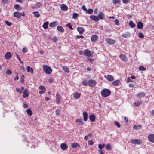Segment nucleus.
Listing matches in <instances>:
<instances>
[{
    "mask_svg": "<svg viewBox=\"0 0 154 154\" xmlns=\"http://www.w3.org/2000/svg\"><path fill=\"white\" fill-rule=\"evenodd\" d=\"M105 17V15L102 12H99L98 15V16L92 15L90 16V18L93 20L94 21L97 22H98L100 19L103 20Z\"/></svg>",
    "mask_w": 154,
    "mask_h": 154,
    "instance_id": "nucleus-1",
    "label": "nucleus"
},
{
    "mask_svg": "<svg viewBox=\"0 0 154 154\" xmlns=\"http://www.w3.org/2000/svg\"><path fill=\"white\" fill-rule=\"evenodd\" d=\"M111 93V91L109 89L104 88L101 92V96L103 97H106L109 96Z\"/></svg>",
    "mask_w": 154,
    "mask_h": 154,
    "instance_id": "nucleus-2",
    "label": "nucleus"
},
{
    "mask_svg": "<svg viewBox=\"0 0 154 154\" xmlns=\"http://www.w3.org/2000/svg\"><path fill=\"white\" fill-rule=\"evenodd\" d=\"M43 70L47 74H50L52 73V69L51 68L47 65L43 66Z\"/></svg>",
    "mask_w": 154,
    "mask_h": 154,
    "instance_id": "nucleus-3",
    "label": "nucleus"
},
{
    "mask_svg": "<svg viewBox=\"0 0 154 154\" xmlns=\"http://www.w3.org/2000/svg\"><path fill=\"white\" fill-rule=\"evenodd\" d=\"M131 142L132 144L135 145H141L142 144V140L140 139H131Z\"/></svg>",
    "mask_w": 154,
    "mask_h": 154,
    "instance_id": "nucleus-4",
    "label": "nucleus"
},
{
    "mask_svg": "<svg viewBox=\"0 0 154 154\" xmlns=\"http://www.w3.org/2000/svg\"><path fill=\"white\" fill-rule=\"evenodd\" d=\"M25 15V13L24 12L20 13L18 12H15L14 13V16L17 18L20 19V18L21 16H24Z\"/></svg>",
    "mask_w": 154,
    "mask_h": 154,
    "instance_id": "nucleus-5",
    "label": "nucleus"
},
{
    "mask_svg": "<svg viewBox=\"0 0 154 154\" xmlns=\"http://www.w3.org/2000/svg\"><path fill=\"white\" fill-rule=\"evenodd\" d=\"M96 82L93 79H90L88 82V85L91 87H94L96 84Z\"/></svg>",
    "mask_w": 154,
    "mask_h": 154,
    "instance_id": "nucleus-6",
    "label": "nucleus"
},
{
    "mask_svg": "<svg viewBox=\"0 0 154 154\" xmlns=\"http://www.w3.org/2000/svg\"><path fill=\"white\" fill-rule=\"evenodd\" d=\"M149 140L154 143V134H150L148 136Z\"/></svg>",
    "mask_w": 154,
    "mask_h": 154,
    "instance_id": "nucleus-7",
    "label": "nucleus"
},
{
    "mask_svg": "<svg viewBox=\"0 0 154 154\" xmlns=\"http://www.w3.org/2000/svg\"><path fill=\"white\" fill-rule=\"evenodd\" d=\"M39 89L41 90L39 91V94H42L44 93L46 90L45 87L43 85L40 86L39 87Z\"/></svg>",
    "mask_w": 154,
    "mask_h": 154,
    "instance_id": "nucleus-8",
    "label": "nucleus"
},
{
    "mask_svg": "<svg viewBox=\"0 0 154 154\" xmlns=\"http://www.w3.org/2000/svg\"><path fill=\"white\" fill-rule=\"evenodd\" d=\"M106 40L107 43L110 45H113L116 42L115 40L111 38H107Z\"/></svg>",
    "mask_w": 154,
    "mask_h": 154,
    "instance_id": "nucleus-9",
    "label": "nucleus"
},
{
    "mask_svg": "<svg viewBox=\"0 0 154 154\" xmlns=\"http://www.w3.org/2000/svg\"><path fill=\"white\" fill-rule=\"evenodd\" d=\"M119 57L122 60L123 62H126L128 60V58L124 54H121L119 55Z\"/></svg>",
    "mask_w": 154,
    "mask_h": 154,
    "instance_id": "nucleus-10",
    "label": "nucleus"
},
{
    "mask_svg": "<svg viewBox=\"0 0 154 154\" xmlns=\"http://www.w3.org/2000/svg\"><path fill=\"white\" fill-rule=\"evenodd\" d=\"M56 103L57 104H59L60 101L61 99V96L58 93H57L56 95Z\"/></svg>",
    "mask_w": 154,
    "mask_h": 154,
    "instance_id": "nucleus-11",
    "label": "nucleus"
},
{
    "mask_svg": "<svg viewBox=\"0 0 154 154\" xmlns=\"http://www.w3.org/2000/svg\"><path fill=\"white\" fill-rule=\"evenodd\" d=\"M84 54L87 56L89 57L91 56V52L88 49L85 50L83 52Z\"/></svg>",
    "mask_w": 154,
    "mask_h": 154,
    "instance_id": "nucleus-12",
    "label": "nucleus"
},
{
    "mask_svg": "<svg viewBox=\"0 0 154 154\" xmlns=\"http://www.w3.org/2000/svg\"><path fill=\"white\" fill-rule=\"evenodd\" d=\"M60 8L62 11H67L68 9V6L64 4H62L60 6Z\"/></svg>",
    "mask_w": 154,
    "mask_h": 154,
    "instance_id": "nucleus-13",
    "label": "nucleus"
},
{
    "mask_svg": "<svg viewBox=\"0 0 154 154\" xmlns=\"http://www.w3.org/2000/svg\"><path fill=\"white\" fill-rule=\"evenodd\" d=\"M105 77H106V79L109 82H112L114 79L113 77L111 75H108L106 76H105Z\"/></svg>",
    "mask_w": 154,
    "mask_h": 154,
    "instance_id": "nucleus-14",
    "label": "nucleus"
},
{
    "mask_svg": "<svg viewBox=\"0 0 154 154\" xmlns=\"http://www.w3.org/2000/svg\"><path fill=\"white\" fill-rule=\"evenodd\" d=\"M60 147L61 149L63 150H66L68 148L67 145L65 143H62L60 145Z\"/></svg>",
    "mask_w": 154,
    "mask_h": 154,
    "instance_id": "nucleus-15",
    "label": "nucleus"
},
{
    "mask_svg": "<svg viewBox=\"0 0 154 154\" xmlns=\"http://www.w3.org/2000/svg\"><path fill=\"white\" fill-rule=\"evenodd\" d=\"M98 38V36L97 35H92L91 38V40L93 42H95Z\"/></svg>",
    "mask_w": 154,
    "mask_h": 154,
    "instance_id": "nucleus-16",
    "label": "nucleus"
},
{
    "mask_svg": "<svg viewBox=\"0 0 154 154\" xmlns=\"http://www.w3.org/2000/svg\"><path fill=\"white\" fill-rule=\"evenodd\" d=\"M81 95V93L76 92L73 94V96L75 99H77L80 97Z\"/></svg>",
    "mask_w": 154,
    "mask_h": 154,
    "instance_id": "nucleus-17",
    "label": "nucleus"
},
{
    "mask_svg": "<svg viewBox=\"0 0 154 154\" xmlns=\"http://www.w3.org/2000/svg\"><path fill=\"white\" fill-rule=\"evenodd\" d=\"M5 57L6 59H9L11 57V54L10 52H7L5 54Z\"/></svg>",
    "mask_w": 154,
    "mask_h": 154,
    "instance_id": "nucleus-18",
    "label": "nucleus"
},
{
    "mask_svg": "<svg viewBox=\"0 0 154 154\" xmlns=\"http://www.w3.org/2000/svg\"><path fill=\"white\" fill-rule=\"evenodd\" d=\"M145 96V94L143 92H140L136 95V97L141 98L142 97H144Z\"/></svg>",
    "mask_w": 154,
    "mask_h": 154,
    "instance_id": "nucleus-19",
    "label": "nucleus"
},
{
    "mask_svg": "<svg viewBox=\"0 0 154 154\" xmlns=\"http://www.w3.org/2000/svg\"><path fill=\"white\" fill-rule=\"evenodd\" d=\"M77 30L80 34H82L84 32L85 29L83 28L79 27L77 28Z\"/></svg>",
    "mask_w": 154,
    "mask_h": 154,
    "instance_id": "nucleus-20",
    "label": "nucleus"
},
{
    "mask_svg": "<svg viewBox=\"0 0 154 154\" xmlns=\"http://www.w3.org/2000/svg\"><path fill=\"white\" fill-rule=\"evenodd\" d=\"M57 30L60 32L63 33L64 32V30L63 28L60 26H58L57 27Z\"/></svg>",
    "mask_w": 154,
    "mask_h": 154,
    "instance_id": "nucleus-21",
    "label": "nucleus"
},
{
    "mask_svg": "<svg viewBox=\"0 0 154 154\" xmlns=\"http://www.w3.org/2000/svg\"><path fill=\"white\" fill-rule=\"evenodd\" d=\"M28 91L26 89H25L23 92V97L24 98H25L29 96V94H28Z\"/></svg>",
    "mask_w": 154,
    "mask_h": 154,
    "instance_id": "nucleus-22",
    "label": "nucleus"
},
{
    "mask_svg": "<svg viewBox=\"0 0 154 154\" xmlns=\"http://www.w3.org/2000/svg\"><path fill=\"white\" fill-rule=\"evenodd\" d=\"M120 83V81L119 80H117L113 81L112 82V85L115 86H118Z\"/></svg>",
    "mask_w": 154,
    "mask_h": 154,
    "instance_id": "nucleus-23",
    "label": "nucleus"
},
{
    "mask_svg": "<svg viewBox=\"0 0 154 154\" xmlns=\"http://www.w3.org/2000/svg\"><path fill=\"white\" fill-rule=\"evenodd\" d=\"M27 71L28 72H31L32 74L33 73V70L32 68H31L30 66H28L26 67Z\"/></svg>",
    "mask_w": 154,
    "mask_h": 154,
    "instance_id": "nucleus-24",
    "label": "nucleus"
},
{
    "mask_svg": "<svg viewBox=\"0 0 154 154\" xmlns=\"http://www.w3.org/2000/svg\"><path fill=\"white\" fill-rule=\"evenodd\" d=\"M90 121L91 122H94L95 120V116L94 115H92L89 117Z\"/></svg>",
    "mask_w": 154,
    "mask_h": 154,
    "instance_id": "nucleus-25",
    "label": "nucleus"
},
{
    "mask_svg": "<svg viewBox=\"0 0 154 154\" xmlns=\"http://www.w3.org/2000/svg\"><path fill=\"white\" fill-rule=\"evenodd\" d=\"M83 119L85 121H86L88 119V114L87 112H84L83 113Z\"/></svg>",
    "mask_w": 154,
    "mask_h": 154,
    "instance_id": "nucleus-26",
    "label": "nucleus"
},
{
    "mask_svg": "<svg viewBox=\"0 0 154 154\" xmlns=\"http://www.w3.org/2000/svg\"><path fill=\"white\" fill-rule=\"evenodd\" d=\"M143 24L141 22H140L138 23L137 24V28L139 29H141L143 27Z\"/></svg>",
    "mask_w": 154,
    "mask_h": 154,
    "instance_id": "nucleus-27",
    "label": "nucleus"
},
{
    "mask_svg": "<svg viewBox=\"0 0 154 154\" xmlns=\"http://www.w3.org/2000/svg\"><path fill=\"white\" fill-rule=\"evenodd\" d=\"M75 122L78 123L79 125H82L83 124V122L81 119H77L76 120Z\"/></svg>",
    "mask_w": 154,
    "mask_h": 154,
    "instance_id": "nucleus-28",
    "label": "nucleus"
},
{
    "mask_svg": "<svg viewBox=\"0 0 154 154\" xmlns=\"http://www.w3.org/2000/svg\"><path fill=\"white\" fill-rule=\"evenodd\" d=\"M57 25V22L54 21L50 23L49 24V26L51 27H54L56 26Z\"/></svg>",
    "mask_w": 154,
    "mask_h": 154,
    "instance_id": "nucleus-29",
    "label": "nucleus"
},
{
    "mask_svg": "<svg viewBox=\"0 0 154 154\" xmlns=\"http://www.w3.org/2000/svg\"><path fill=\"white\" fill-rule=\"evenodd\" d=\"M142 104V102L141 101H138L134 103L133 105L137 107L140 105Z\"/></svg>",
    "mask_w": 154,
    "mask_h": 154,
    "instance_id": "nucleus-30",
    "label": "nucleus"
},
{
    "mask_svg": "<svg viewBox=\"0 0 154 154\" xmlns=\"http://www.w3.org/2000/svg\"><path fill=\"white\" fill-rule=\"evenodd\" d=\"M49 24L48 22H46L44 23L43 25V28L45 29H46L48 28V26Z\"/></svg>",
    "mask_w": 154,
    "mask_h": 154,
    "instance_id": "nucleus-31",
    "label": "nucleus"
},
{
    "mask_svg": "<svg viewBox=\"0 0 154 154\" xmlns=\"http://www.w3.org/2000/svg\"><path fill=\"white\" fill-rule=\"evenodd\" d=\"M14 8L16 10L20 11L22 9L21 7L18 4H15L14 5Z\"/></svg>",
    "mask_w": 154,
    "mask_h": 154,
    "instance_id": "nucleus-32",
    "label": "nucleus"
},
{
    "mask_svg": "<svg viewBox=\"0 0 154 154\" xmlns=\"http://www.w3.org/2000/svg\"><path fill=\"white\" fill-rule=\"evenodd\" d=\"M32 14H34V17L36 18H38L40 16V14H39V11H34L32 12Z\"/></svg>",
    "mask_w": 154,
    "mask_h": 154,
    "instance_id": "nucleus-33",
    "label": "nucleus"
},
{
    "mask_svg": "<svg viewBox=\"0 0 154 154\" xmlns=\"http://www.w3.org/2000/svg\"><path fill=\"white\" fill-rule=\"evenodd\" d=\"M63 70L66 73H69V68L67 67L66 66H63L62 67Z\"/></svg>",
    "mask_w": 154,
    "mask_h": 154,
    "instance_id": "nucleus-34",
    "label": "nucleus"
},
{
    "mask_svg": "<svg viewBox=\"0 0 154 154\" xmlns=\"http://www.w3.org/2000/svg\"><path fill=\"white\" fill-rule=\"evenodd\" d=\"M71 146L73 148H75L77 147H79L80 146L78 143H72Z\"/></svg>",
    "mask_w": 154,
    "mask_h": 154,
    "instance_id": "nucleus-35",
    "label": "nucleus"
},
{
    "mask_svg": "<svg viewBox=\"0 0 154 154\" xmlns=\"http://www.w3.org/2000/svg\"><path fill=\"white\" fill-rule=\"evenodd\" d=\"M27 114L29 116H31L32 114V112L31 110L29 108V109H28L27 110Z\"/></svg>",
    "mask_w": 154,
    "mask_h": 154,
    "instance_id": "nucleus-36",
    "label": "nucleus"
},
{
    "mask_svg": "<svg viewBox=\"0 0 154 154\" xmlns=\"http://www.w3.org/2000/svg\"><path fill=\"white\" fill-rule=\"evenodd\" d=\"M129 25L132 28L135 27L136 26L135 24L132 21H130L129 22Z\"/></svg>",
    "mask_w": 154,
    "mask_h": 154,
    "instance_id": "nucleus-37",
    "label": "nucleus"
},
{
    "mask_svg": "<svg viewBox=\"0 0 154 154\" xmlns=\"http://www.w3.org/2000/svg\"><path fill=\"white\" fill-rule=\"evenodd\" d=\"M42 5V4L40 2L37 3L34 6V8H38L40 7Z\"/></svg>",
    "mask_w": 154,
    "mask_h": 154,
    "instance_id": "nucleus-38",
    "label": "nucleus"
},
{
    "mask_svg": "<svg viewBox=\"0 0 154 154\" xmlns=\"http://www.w3.org/2000/svg\"><path fill=\"white\" fill-rule=\"evenodd\" d=\"M121 0H113L112 3L114 4H120Z\"/></svg>",
    "mask_w": 154,
    "mask_h": 154,
    "instance_id": "nucleus-39",
    "label": "nucleus"
},
{
    "mask_svg": "<svg viewBox=\"0 0 154 154\" xmlns=\"http://www.w3.org/2000/svg\"><path fill=\"white\" fill-rule=\"evenodd\" d=\"M79 14L77 13H74L72 14V18L74 19H76L77 18Z\"/></svg>",
    "mask_w": 154,
    "mask_h": 154,
    "instance_id": "nucleus-40",
    "label": "nucleus"
},
{
    "mask_svg": "<svg viewBox=\"0 0 154 154\" xmlns=\"http://www.w3.org/2000/svg\"><path fill=\"white\" fill-rule=\"evenodd\" d=\"M138 69L140 71H144L146 70V69L143 66H140L139 67Z\"/></svg>",
    "mask_w": 154,
    "mask_h": 154,
    "instance_id": "nucleus-41",
    "label": "nucleus"
},
{
    "mask_svg": "<svg viewBox=\"0 0 154 154\" xmlns=\"http://www.w3.org/2000/svg\"><path fill=\"white\" fill-rule=\"evenodd\" d=\"M138 35L139 37L141 38H143L144 37V35L141 32H139L138 34Z\"/></svg>",
    "mask_w": 154,
    "mask_h": 154,
    "instance_id": "nucleus-42",
    "label": "nucleus"
},
{
    "mask_svg": "<svg viewBox=\"0 0 154 154\" xmlns=\"http://www.w3.org/2000/svg\"><path fill=\"white\" fill-rule=\"evenodd\" d=\"M106 148L107 150H111V147L110 145L109 144H107L106 146Z\"/></svg>",
    "mask_w": 154,
    "mask_h": 154,
    "instance_id": "nucleus-43",
    "label": "nucleus"
},
{
    "mask_svg": "<svg viewBox=\"0 0 154 154\" xmlns=\"http://www.w3.org/2000/svg\"><path fill=\"white\" fill-rule=\"evenodd\" d=\"M66 26L68 27L71 30H73V28L72 27V26L70 23H68L66 24Z\"/></svg>",
    "mask_w": 154,
    "mask_h": 154,
    "instance_id": "nucleus-44",
    "label": "nucleus"
},
{
    "mask_svg": "<svg viewBox=\"0 0 154 154\" xmlns=\"http://www.w3.org/2000/svg\"><path fill=\"white\" fill-rule=\"evenodd\" d=\"M114 124L115 125H116L118 128L120 127L121 126V125L116 121L115 122Z\"/></svg>",
    "mask_w": 154,
    "mask_h": 154,
    "instance_id": "nucleus-45",
    "label": "nucleus"
},
{
    "mask_svg": "<svg viewBox=\"0 0 154 154\" xmlns=\"http://www.w3.org/2000/svg\"><path fill=\"white\" fill-rule=\"evenodd\" d=\"M60 109H57L55 111V113L56 115H57V116H59L60 114Z\"/></svg>",
    "mask_w": 154,
    "mask_h": 154,
    "instance_id": "nucleus-46",
    "label": "nucleus"
},
{
    "mask_svg": "<svg viewBox=\"0 0 154 154\" xmlns=\"http://www.w3.org/2000/svg\"><path fill=\"white\" fill-rule=\"evenodd\" d=\"M24 75H21L20 79V81L22 82V83H23L24 81Z\"/></svg>",
    "mask_w": 154,
    "mask_h": 154,
    "instance_id": "nucleus-47",
    "label": "nucleus"
},
{
    "mask_svg": "<svg viewBox=\"0 0 154 154\" xmlns=\"http://www.w3.org/2000/svg\"><path fill=\"white\" fill-rule=\"evenodd\" d=\"M93 12V10L91 8L88 9L87 10L88 13L89 14H91Z\"/></svg>",
    "mask_w": 154,
    "mask_h": 154,
    "instance_id": "nucleus-48",
    "label": "nucleus"
},
{
    "mask_svg": "<svg viewBox=\"0 0 154 154\" xmlns=\"http://www.w3.org/2000/svg\"><path fill=\"white\" fill-rule=\"evenodd\" d=\"M130 0H122L123 3L126 4L130 2Z\"/></svg>",
    "mask_w": 154,
    "mask_h": 154,
    "instance_id": "nucleus-49",
    "label": "nucleus"
},
{
    "mask_svg": "<svg viewBox=\"0 0 154 154\" xmlns=\"http://www.w3.org/2000/svg\"><path fill=\"white\" fill-rule=\"evenodd\" d=\"M115 23L117 25H119V22L118 19H116L115 21Z\"/></svg>",
    "mask_w": 154,
    "mask_h": 154,
    "instance_id": "nucleus-50",
    "label": "nucleus"
},
{
    "mask_svg": "<svg viewBox=\"0 0 154 154\" xmlns=\"http://www.w3.org/2000/svg\"><path fill=\"white\" fill-rule=\"evenodd\" d=\"M27 49L26 48H24L22 49V52L24 53H26L27 52Z\"/></svg>",
    "mask_w": 154,
    "mask_h": 154,
    "instance_id": "nucleus-51",
    "label": "nucleus"
},
{
    "mask_svg": "<svg viewBox=\"0 0 154 154\" xmlns=\"http://www.w3.org/2000/svg\"><path fill=\"white\" fill-rule=\"evenodd\" d=\"M5 24L8 26H10L11 25V22L6 21H5Z\"/></svg>",
    "mask_w": 154,
    "mask_h": 154,
    "instance_id": "nucleus-52",
    "label": "nucleus"
},
{
    "mask_svg": "<svg viewBox=\"0 0 154 154\" xmlns=\"http://www.w3.org/2000/svg\"><path fill=\"white\" fill-rule=\"evenodd\" d=\"M87 60L90 62H92L94 61V59L90 57H88Z\"/></svg>",
    "mask_w": 154,
    "mask_h": 154,
    "instance_id": "nucleus-53",
    "label": "nucleus"
},
{
    "mask_svg": "<svg viewBox=\"0 0 154 154\" xmlns=\"http://www.w3.org/2000/svg\"><path fill=\"white\" fill-rule=\"evenodd\" d=\"M6 73L7 74L9 75L11 74L12 72L10 70H8L6 72Z\"/></svg>",
    "mask_w": 154,
    "mask_h": 154,
    "instance_id": "nucleus-54",
    "label": "nucleus"
},
{
    "mask_svg": "<svg viewBox=\"0 0 154 154\" xmlns=\"http://www.w3.org/2000/svg\"><path fill=\"white\" fill-rule=\"evenodd\" d=\"M17 91L18 92L20 93H22V91L20 88H16Z\"/></svg>",
    "mask_w": 154,
    "mask_h": 154,
    "instance_id": "nucleus-55",
    "label": "nucleus"
},
{
    "mask_svg": "<svg viewBox=\"0 0 154 154\" xmlns=\"http://www.w3.org/2000/svg\"><path fill=\"white\" fill-rule=\"evenodd\" d=\"M88 143L90 145H93L94 144V142L92 140H89L88 141Z\"/></svg>",
    "mask_w": 154,
    "mask_h": 154,
    "instance_id": "nucleus-56",
    "label": "nucleus"
},
{
    "mask_svg": "<svg viewBox=\"0 0 154 154\" xmlns=\"http://www.w3.org/2000/svg\"><path fill=\"white\" fill-rule=\"evenodd\" d=\"M16 56H17V58L20 61V62L21 63H23V62L21 61L20 58V57L19 55H18L17 54H16Z\"/></svg>",
    "mask_w": 154,
    "mask_h": 154,
    "instance_id": "nucleus-57",
    "label": "nucleus"
},
{
    "mask_svg": "<svg viewBox=\"0 0 154 154\" xmlns=\"http://www.w3.org/2000/svg\"><path fill=\"white\" fill-rule=\"evenodd\" d=\"M82 83L83 85L85 86L87 85L88 84L87 82L86 81H82Z\"/></svg>",
    "mask_w": 154,
    "mask_h": 154,
    "instance_id": "nucleus-58",
    "label": "nucleus"
},
{
    "mask_svg": "<svg viewBox=\"0 0 154 154\" xmlns=\"http://www.w3.org/2000/svg\"><path fill=\"white\" fill-rule=\"evenodd\" d=\"M76 38L77 39H79L80 38H84V37L82 35H77L76 36Z\"/></svg>",
    "mask_w": 154,
    "mask_h": 154,
    "instance_id": "nucleus-59",
    "label": "nucleus"
},
{
    "mask_svg": "<svg viewBox=\"0 0 154 154\" xmlns=\"http://www.w3.org/2000/svg\"><path fill=\"white\" fill-rule=\"evenodd\" d=\"M134 86L135 84L134 83H130L129 85V87H133Z\"/></svg>",
    "mask_w": 154,
    "mask_h": 154,
    "instance_id": "nucleus-60",
    "label": "nucleus"
},
{
    "mask_svg": "<svg viewBox=\"0 0 154 154\" xmlns=\"http://www.w3.org/2000/svg\"><path fill=\"white\" fill-rule=\"evenodd\" d=\"M2 2L4 4H6L8 2V0H2Z\"/></svg>",
    "mask_w": 154,
    "mask_h": 154,
    "instance_id": "nucleus-61",
    "label": "nucleus"
},
{
    "mask_svg": "<svg viewBox=\"0 0 154 154\" xmlns=\"http://www.w3.org/2000/svg\"><path fill=\"white\" fill-rule=\"evenodd\" d=\"M126 81L127 82H132V80H131L130 77H128L127 78Z\"/></svg>",
    "mask_w": 154,
    "mask_h": 154,
    "instance_id": "nucleus-62",
    "label": "nucleus"
},
{
    "mask_svg": "<svg viewBox=\"0 0 154 154\" xmlns=\"http://www.w3.org/2000/svg\"><path fill=\"white\" fill-rule=\"evenodd\" d=\"M23 106L25 108H28V104L26 103H24Z\"/></svg>",
    "mask_w": 154,
    "mask_h": 154,
    "instance_id": "nucleus-63",
    "label": "nucleus"
},
{
    "mask_svg": "<svg viewBox=\"0 0 154 154\" xmlns=\"http://www.w3.org/2000/svg\"><path fill=\"white\" fill-rule=\"evenodd\" d=\"M98 151L100 154H104L102 150H98Z\"/></svg>",
    "mask_w": 154,
    "mask_h": 154,
    "instance_id": "nucleus-64",
    "label": "nucleus"
}]
</instances>
